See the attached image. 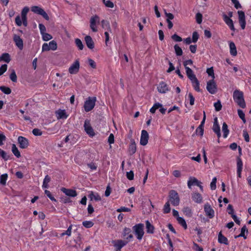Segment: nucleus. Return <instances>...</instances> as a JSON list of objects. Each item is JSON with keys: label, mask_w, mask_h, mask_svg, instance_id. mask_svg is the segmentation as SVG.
Wrapping results in <instances>:
<instances>
[{"label": "nucleus", "mask_w": 251, "mask_h": 251, "mask_svg": "<svg viewBox=\"0 0 251 251\" xmlns=\"http://www.w3.org/2000/svg\"><path fill=\"white\" fill-rule=\"evenodd\" d=\"M233 98L234 101L241 108H244L246 107V103L244 99V94L242 91L236 90L233 94Z\"/></svg>", "instance_id": "obj_1"}, {"label": "nucleus", "mask_w": 251, "mask_h": 251, "mask_svg": "<svg viewBox=\"0 0 251 251\" xmlns=\"http://www.w3.org/2000/svg\"><path fill=\"white\" fill-rule=\"evenodd\" d=\"M132 229L137 239L140 240L142 239L144 232V225L143 224H137L132 227Z\"/></svg>", "instance_id": "obj_2"}, {"label": "nucleus", "mask_w": 251, "mask_h": 251, "mask_svg": "<svg viewBox=\"0 0 251 251\" xmlns=\"http://www.w3.org/2000/svg\"><path fill=\"white\" fill-rule=\"evenodd\" d=\"M20 34H14L13 35V40L15 44V45L19 48V50H22L24 47L23 40L21 38V36L23 34V31L21 29L18 30Z\"/></svg>", "instance_id": "obj_3"}, {"label": "nucleus", "mask_w": 251, "mask_h": 251, "mask_svg": "<svg viewBox=\"0 0 251 251\" xmlns=\"http://www.w3.org/2000/svg\"><path fill=\"white\" fill-rule=\"evenodd\" d=\"M169 200L168 201L174 206H177L179 203V198L178 193L174 190H172L169 192Z\"/></svg>", "instance_id": "obj_4"}, {"label": "nucleus", "mask_w": 251, "mask_h": 251, "mask_svg": "<svg viewBox=\"0 0 251 251\" xmlns=\"http://www.w3.org/2000/svg\"><path fill=\"white\" fill-rule=\"evenodd\" d=\"M96 101V97H89L84 103V108L85 111L89 112L92 110L95 106Z\"/></svg>", "instance_id": "obj_5"}, {"label": "nucleus", "mask_w": 251, "mask_h": 251, "mask_svg": "<svg viewBox=\"0 0 251 251\" xmlns=\"http://www.w3.org/2000/svg\"><path fill=\"white\" fill-rule=\"evenodd\" d=\"M84 127L85 132L90 137H93L95 135L94 130L91 126L89 120L86 119L85 121Z\"/></svg>", "instance_id": "obj_6"}, {"label": "nucleus", "mask_w": 251, "mask_h": 251, "mask_svg": "<svg viewBox=\"0 0 251 251\" xmlns=\"http://www.w3.org/2000/svg\"><path fill=\"white\" fill-rule=\"evenodd\" d=\"M127 240L121 239L112 241V244L115 248L116 251H121V249L128 243Z\"/></svg>", "instance_id": "obj_7"}, {"label": "nucleus", "mask_w": 251, "mask_h": 251, "mask_svg": "<svg viewBox=\"0 0 251 251\" xmlns=\"http://www.w3.org/2000/svg\"><path fill=\"white\" fill-rule=\"evenodd\" d=\"M31 10L35 13L39 14L47 20H49V17L44 10L37 6H33L31 7Z\"/></svg>", "instance_id": "obj_8"}, {"label": "nucleus", "mask_w": 251, "mask_h": 251, "mask_svg": "<svg viewBox=\"0 0 251 251\" xmlns=\"http://www.w3.org/2000/svg\"><path fill=\"white\" fill-rule=\"evenodd\" d=\"M206 89L211 94H214L216 93L217 85L213 79H212L207 82Z\"/></svg>", "instance_id": "obj_9"}, {"label": "nucleus", "mask_w": 251, "mask_h": 251, "mask_svg": "<svg viewBox=\"0 0 251 251\" xmlns=\"http://www.w3.org/2000/svg\"><path fill=\"white\" fill-rule=\"evenodd\" d=\"M131 229L128 227H125L122 232V237L125 239V240H127L129 242L133 238V236L131 233Z\"/></svg>", "instance_id": "obj_10"}, {"label": "nucleus", "mask_w": 251, "mask_h": 251, "mask_svg": "<svg viewBox=\"0 0 251 251\" xmlns=\"http://www.w3.org/2000/svg\"><path fill=\"white\" fill-rule=\"evenodd\" d=\"M79 61L78 60H76L74 63H73L69 69V72L71 74H77L79 69Z\"/></svg>", "instance_id": "obj_11"}, {"label": "nucleus", "mask_w": 251, "mask_h": 251, "mask_svg": "<svg viewBox=\"0 0 251 251\" xmlns=\"http://www.w3.org/2000/svg\"><path fill=\"white\" fill-rule=\"evenodd\" d=\"M204 210L206 216L210 219H212L214 217V211L208 203L204 204Z\"/></svg>", "instance_id": "obj_12"}, {"label": "nucleus", "mask_w": 251, "mask_h": 251, "mask_svg": "<svg viewBox=\"0 0 251 251\" xmlns=\"http://www.w3.org/2000/svg\"><path fill=\"white\" fill-rule=\"evenodd\" d=\"M100 18L97 15L92 17L90 19V27L93 32L98 31L97 28V23H99Z\"/></svg>", "instance_id": "obj_13"}, {"label": "nucleus", "mask_w": 251, "mask_h": 251, "mask_svg": "<svg viewBox=\"0 0 251 251\" xmlns=\"http://www.w3.org/2000/svg\"><path fill=\"white\" fill-rule=\"evenodd\" d=\"M158 91L162 94L166 93L170 90L168 85L164 81L160 82L157 87Z\"/></svg>", "instance_id": "obj_14"}, {"label": "nucleus", "mask_w": 251, "mask_h": 251, "mask_svg": "<svg viewBox=\"0 0 251 251\" xmlns=\"http://www.w3.org/2000/svg\"><path fill=\"white\" fill-rule=\"evenodd\" d=\"M18 141L20 147L22 149H26L29 146L28 140L23 136H19L18 138Z\"/></svg>", "instance_id": "obj_15"}, {"label": "nucleus", "mask_w": 251, "mask_h": 251, "mask_svg": "<svg viewBox=\"0 0 251 251\" xmlns=\"http://www.w3.org/2000/svg\"><path fill=\"white\" fill-rule=\"evenodd\" d=\"M239 23L242 29H244L246 26V20L245 13L242 11H238Z\"/></svg>", "instance_id": "obj_16"}, {"label": "nucleus", "mask_w": 251, "mask_h": 251, "mask_svg": "<svg viewBox=\"0 0 251 251\" xmlns=\"http://www.w3.org/2000/svg\"><path fill=\"white\" fill-rule=\"evenodd\" d=\"M61 191L66 195L69 197H75L77 195L76 191L74 189H67L65 187H62L61 188Z\"/></svg>", "instance_id": "obj_17"}, {"label": "nucleus", "mask_w": 251, "mask_h": 251, "mask_svg": "<svg viewBox=\"0 0 251 251\" xmlns=\"http://www.w3.org/2000/svg\"><path fill=\"white\" fill-rule=\"evenodd\" d=\"M149 140V134L148 132L145 130H143L141 133L140 138V144L143 146H145L147 144Z\"/></svg>", "instance_id": "obj_18"}, {"label": "nucleus", "mask_w": 251, "mask_h": 251, "mask_svg": "<svg viewBox=\"0 0 251 251\" xmlns=\"http://www.w3.org/2000/svg\"><path fill=\"white\" fill-rule=\"evenodd\" d=\"M223 20L225 22L227 25L231 30L234 31L235 28L233 25V23L232 20L230 18V17H228L226 15L224 14L223 15Z\"/></svg>", "instance_id": "obj_19"}, {"label": "nucleus", "mask_w": 251, "mask_h": 251, "mask_svg": "<svg viewBox=\"0 0 251 251\" xmlns=\"http://www.w3.org/2000/svg\"><path fill=\"white\" fill-rule=\"evenodd\" d=\"M243 169V162L242 159L240 157H238L237 159V173L238 177H241V172Z\"/></svg>", "instance_id": "obj_20"}, {"label": "nucleus", "mask_w": 251, "mask_h": 251, "mask_svg": "<svg viewBox=\"0 0 251 251\" xmlns=\"http://www.w3.org/2000/svg\"><path fill=\"white\" fill-rule=\"evenodd\" d=\"M88 197L90 199L91 201H101V199L100 196L97 193H94L93 191L89 192Z\"/></svg>", "instance_id": "obj_21"}, {"label": "nucleus", "mask_w": 251, "mask_h": 251, "mask_svg": "<svg viewBox=\"0 0 251 251\" xmlns=\"http://www.w3.org/2000/svg\"><path fill=\"white\" fill-rule=\"evenodd\" d=\"M58 119H65L68 117L65 110L59 109L55 112Z\"/></svg>", "instance_id": "obj_22"}, {"label": "nucleus", "mask_w": 251, "mask_h": 251, "mask_svg": "<svg viewBox=\"0 0 251 251\" xmlns=\"http://www.w3.org/2000/svg\"><path fill=\"white\" fill-rule=\"evenodd\" d=\"M85 41L88 48L93 49L94 48V43L91 36L88 35L85 36Z\"/></svg>", "instance_id": "obj_23"}, {"label": "nucleus", "mask_w": 251, "mask_h": 251, "mask_svg": "<svg viewBox=\"0 0 251 251\" xmlns=\"http://www.w3.org/2000/svg\"><path fill=\"white\" fill-rule=\"evenodd\" d=\"M203 113H204V117H203V120H202V122H201V124L200 125V126L196 129V132L200 135H202L203 134V127H204L205 120V112H203Z\"/></svg>", "instance_id": "obj_24"}, {"label": "nucleus", "mask_w": 251, "mask_h": 251, "mask_svg": "<svg viewBox=\"0 0 251 251\" xmlns=\"http://www.w3.org/2000/svg\"><path fill=\"white\" fill-rule=\"evenodd\" d=\"M213 130L214 131V132L217 135L218 137L220 138L221 136L220 128L217 123V118L215 119V122L214 123L213 126Z\"/></svg>", "instance_id": "obj_25"}, {"label": "nucleus", "mask_w": 251, "mask_h": 251, "mask_svg": "<svg viewBox=\"0 0 251 251\" xmlns=\"http://www.w3.org/2000/svg\"><path fill=\"white\" fill-rule=\"evenodd\" d=\"M193 200L197 203H200L202 201V197L199 193H195L192 195Z\"/></svg>", "instance_id": "obj_26"}, {"label": "nucleus", "mask_w": 251, "mask_h": 251, "mask_svg": "<svg viewBox=\"0 0 251 251\" xmlns=\"http://www.w3.org/2000/svg\"><path fill=\"white\" fill-rule=\"evenodd\" d=\"M186 73L188 77L191 80L196 79L197 77L194 74L193 71L189 67H186Z\"/></svg>", "instance_id": "obj_27"}, {"label": "nucleus", "mask_w": 251, "mask_h": 251, "mask_svg": "<svg viewBox=\"0 0 251 251\" xmlns=\"http://www.w3.org/2000/svg\"><path fill=\"white\" fill-rule=\"evenodd\" d=\"M146 227L147 232L150 234L154 233V227L149 221H146Z\"/></svg>", "instance_id": "obj_28"}, {"label": "nucleus", "mask_w": 251, "mask_h": 251, "mask_svg": "<svg viewBox=\"0 0 251 251\" xmlns=\"http://www.w3.org/2000/svg\"><path fill=\"white\" fill-rule=\"evenodd\" d=\"M218 241L219 243L224 244L225 245L228 244L227 238L222 234L221 231H220L218 234Z\"/></svg>", "instance_id": "obj_29"}, {"label": "nucleus", "mask_w": 251, "mask_h": 251, "mask_svg": "<svg viewBox=\"0 0 251 251\" xmlns=\"http://www.w3.org/2000/svg\"><path fill=\"white\" fill-rule=\"evenodd\" d=\"M200 183H201L198 181V180L197 178H196L195 177H191L190 179L188 182V186L189 188H190L191 185H200Z\"/></svg>", "instance_id": "obj_30"}, {"label": "nucleus", "mask_w": 251, "mask_h": 251, "mask_svg": "<svg viewBox=\"0 0 251 251\" xmlns=\"http://www.w3.org/2000/svg\"><path fill=\"white\" fill-rule=\"evenodd\" d=\"M230 52L232 55L235 56L237 55L236 48L235 44L231 42L229 43Z\"/></svg>", "instance_id": "obj_31"}, {"label": "nucleus", "mask_w": 251, "mask_h": 251, "mask_svg": "<svg viewBox=\"0 0 251 251\" xmlns=\"http://www.w3.org/2000/svg\"><path fill=\"white\" fill-rule=\"evenodd\" d=\"M191 82L192 83V85L194 88V89L197 91L199 92L200 91V83L198 80V79L196 78V79L191 80Z\"/></svg>", "instance_id": "obj_32"}, {"label": "nucleus", "mask_w": 251, "mask_h": 251, "mask_svg": "<svg viewBox=\"0 0 251 251\" xmlns=\"http://www.w3.org/2000/svg\"><path fill=\"white\" fill-rule=\"evenodd\" d=\"M12 151L13 153L18 158L21 157L20 152L19 151L18 148L16 147L15 144H12Z\"/></svg>", "instance_id": "obj_33"}, {"label": "nucleus", "mask_w": 251, "mask_h": 251, "mask_svg": "<svg viewBox=\"0 0 251 251\" xmlns=\"http://www.w3.org/2000/svg\"><path fill=\"white\" fill-rule=\"evenodd\" d=\"M50 177L48 175H47L43 181L42 185L43 188H48L49 187V183L50 181Z\"/></svg>", "instance_id": "obj_34"}, {"label": "nucleus", "mask_w": 251, "mask_h": 251, "mask_svg": "<svg viewBox=\"0 0 251 251\" xmlns=\"http://www.w3.org/2000/svg\"><path fill=\"white\" fill-rule=\"evenodd\" d=\"M3 60L6 63H9L10 61V55L8 53H4L0 57V61Z\"/></svg>", "instance_id": "obj_35"}, {"label": "nucleus", "mask_w": 251, "mask_h": 251, "mask_svg": "<svg viewBox=\"0 0 251 251\" xmlns=\"http://www.w3.org/2000/svg\"><path fill=\"white\" fill-rule=\"evenodd\" d=\"M128 150L130 154H133L136 152V146L134 142H132L130 144Z\"/></svg>", "instance_id": "obj_36"}, {"label": "nucleus", "mask_w": 251, "mask_h": 251, "mask_svg": "<svg viewBox=\"0 0 251 251\" xmlns=\"http://www.w3.org/2000/svg\"><path fill=\"white\" fill-rule=\"evenodd\" d=\"M162 106V105L161 104H160L159 102H156V103H154L153 106L151 108V109H150V112L151 113L154 114L155 112V111L157 109H158L159 108H161Z\"/></svg>", "instance_id": "obj_37"}, {"label": "nucleus", "mask_w": 251, "mask_h": 251, "mask_svg": "<svg viewBox=\"0 0 251 251\" xmlns=\"http://www.w3.org/2000/svg\"><path fill=\"white\" fill-rule=\"evenodd\" d=\"M177 221L178 222V223L183 226V227L185 229H186L187 228V224H186V223L185 222V221L184 220V219H183L181 217H178L177 218Z\"/></svg>", "instance_id": "obj_38"}, {"label": "nucleus", "mask_w": 251, "mask_h": 251, "mask_svg": "<svg viewBox=\"0 0 251 251\" xmlns=\"http://www.w3.org/2000/svg\"><path fill=\"white\" fill-rule=\"evenodd\" d=\"M182 211L184 215L188 217H190L192 215V210L189 207H185L183 208Z\"/></svg>", "instance_id": "obj_39"}, {"label": "nucleus", "mask_w": 251, "mask_h": 251, "mask_svg": "<svg viewBox=\"0 0 251 251\" xmlns=\"http://www.w3.org/2000/svg\"><path fill=\"white\" fill-rule=\"evenodd\" d=\"M222 130L224 132L223 137L226 138L228 134L229 131L227 128V126L226 123H224L223 125Z\"/></svg>", "instance_id": "obj_40"}, {"label": "nucleus", "mask_w": 251, "mask_h": 251, "mask_svg": "<svg viewBox=\"0 0 251 251\" xmlns=\"http://www.w3.org/2000/svg\"><path fill=\"white\" fill-rule=\"evenodd\" d=\"M174 49L175 52L177 56H181L182 55L183 51L181 48H180L177 44L175 45Z\"/></svg>", "instance_id": "obj_41"}, {"label": "nucleus", "mask_w": 251, "mask_h": 251, "mask_svg": "<svg viewBox=\"0 0 251 251\" xmlns=\"http://www.w3.org/2000/svg\"><path fill=\"white\" fill-rule=\"evenodd\" d=\"M170 203V201H168L164 206L163 212L165 214L169 213L170 212L171 208Z\"/></svg>", "instance_id": "obj_42"}, {"label": "nucleus", "mask_w": 251, "mask_h": 251, "mask_svg": "<svg viewBox=\"0 0 251 251\" xmlns=\"http://www.w3.org/2000/svg\"><path fill=\"white\" fill-rule=\"evenodd\" d=\"M0 90L5 94H10L11 93L10 88L6 86H0Z\"/></svg>", "instance_id": "obj_43"}, {"label": "nucleus", "mask_w": 251, "mask_h": 251, "mask_svg": "<svg viewBox=\"0 0 251 251\" xmlns=\"http://www.w3.org/2000/svg\"><path fill=\"white\" fill-rule=\"evenodd\" d=\"M0 157H2L4 160H7L9 158V156L1 149H0Z\"/></svg>", "instance_id": "obj_44"}, {"label": "nucleus", "mask_w": 251, "mask_h": 251, "mask_svg": "<svg viewBox=\"0 0 251 251\" xmlns=\"http://www.w3.org/2000/svg\"><path fill=\"white\" fill-rule=\"evenodd\" d=\"M75 43L76 46L78 47L79 50H82L83 49V45L81 42V41L78 39L76 38L75 40Z\"/></svg>", "instance_id": "obj_45"}, {"label": "nucleus", "mask_w": 251, "mask_h": 251, "mask_svg": "<svg viewBox=\"0 0 251 251\" xmlns=\"http://www.w3.org/2000/svg\"><path fill=\"white\" fill-rule=\"evenodd\" d=\"M49 45L50 50H56L57 49L56 42L55 41H54V40L50 41L49 43Z\"/></svg>", "instance_id": "obj_46"}, {"label": "nucleus", "mask_w": 251, "mask_h": 251, "mask_svg": "<svg viewBox=\"0 0 251 251\" xmlns=\"http://www.w3.org/2000/svg\"><path fill=\"white\" fill-rule=\"evenodd\" d=\"M7 177L8 176L6 174L2 175L0 176V183L2 185H5L7 179Z\"/></svg>", "instance_id": "obj_47"}, {"label": "nucleus", "mask_w": 251, "mask_h": 251, "mask_svg": "<svg viewBox=\"0 0 251 251\" xmlns=\"http://www.w3.org/2000/svg\"><path fill=\"white\" fill-rule=\"evenodd\" d=\"M237 112L239 117L242 120L244 123H245L246 121L245 119V115L243 111L242 110L238 109Z\"/></svg>", "instance_id": "obj_48"}, {"label": "nucleus", "mask_w": 251, "mask_h": 251, "mask_svg": "<svg viewBox=\"0 0 251 251\" xmlns=\"http://www.w3.org/2000/svg\"><path fill=\"white\" fill-rule=\"evenodd\" d=\"M101 26L102 28H105L106 29H110V27L109 23L104 20H103L101 21Z\"/></svg>", "instance_id": "obj_49"}, {"label": "nucleus", "mask_w": 251, "mask_h": 251, "mask_svg": "<svg viewBox=\"0 0 251 251\" xmlns=\"http://www.w3.org/2000/svg\"><path fill=\"white\" fill-rule=\"evenodd\" d=\"M245 231H247V232H248V229L247 228V227L246 226H244L242 228H241V231L240 234L239 235V236L243 237L244 239H246L247 237L245 235Z\"/></svg>", "instance_id": "obj_50"}, {"label": "nucleus", "mask_w": 251, "mask_h": 251, "mask_svg": "<svg viewBox=\"0 0 251 251\" xmlns=\"http://www.w3.org/2000/svg\"><path fill=\"white\" fill-rule=\"evenodd\" d=\"M103 2L104 4V5L107 7H114V3L109 0H103Z\"/></svg>", "instance_id": "obj_51"}, {"label": "nucleus", "mask_w": 251, "mask_h": 251, "mask_svg": "<svg viewBox=\"0 0 251 251\" xmlns=\"http://www.w3.org/2000/svg\"><path fill=\"white\" fill-rule=\"evenodd\" d=\"M10 78L13 82H17V77L14 70H13L12 73H11L10 75Z\"/></svg>", "instance_id": "obj_52"}, {"label": "nucleus", "mask_w": 251, "mask_h": 251, "mask_svg": "<svg viewBox=\"0 0 251 251\" xmlns=\"http://www.w3.org/2000/svg\"><path fill=\"white\" fill-rule=\"evenodd\" d=\"M45 193L47 196L52 201H56V199L54 198L50 191L46 190L45 191Z\"/></svg>", "instance_id": "obj_53"}, {"label": "nucleus", "mask_w": 251, "mask_h": 251, "mask_svg": "<svg viewBox=\"0 0 251 251\" xmlns=\"http://www.w3.org/2000/svg\"><path fill=\"white\" fill-rule=\"evenodd\" d=\"M82 225L86 228H90L93 226L94 224L91 221H84L82 223Z\"/></svg>", "instance_id": "obj_54"}, {"label": "nucleus", "mask_w": 251, "mask_h": 251, "mask_svg": "<svg viewBox=\"0 0 251 251\" xmlns=\"http://www.w3.org/2000/svg\"><path fill=\"white\" fill-rule=\"evenodd\" d=\"M199 35L197 31H194L192 35V42L196 43L199 39Z\"/></svg>", "instance_id": "obj_55"}, {"label": "nucleus", "mask_w": 251, "mask_h": 251, "mask_svg": "<svg viewBox=\"0 0 251 251\" xmlns=\"http://www.w3.org/2000/svg\"><path fill=\"white\" fill-rule=\"evenodd\" d=\"M196 21L198 24H200L202 22V15L200 13H198L196 15Z\"/></svg>", "instance_id": "obj_56"}, {"label": "nucleus", "mask_w": 251, "mask_h": 251, "mask_svg": "<svg viewBox=\"0 0 251 251\" xmlns=\"http://www.w3.org/2000/svg\"><path fill=\"white\" fill-rule=\"evenodd\" d=\"M32 133L35 136H41L42 134V132L40 129L36 128L32 130Z\"/></svg>", "instance_id": "obj_57"}, {"label": "nucleus", "mask_w": 251, "mask_h": 251, "mask_svg": "<svg viewBox=\"0 0 251 251\" xmlns=\"http://www.w3.org/2000/svg\"><path fill=\"white\" fill-rule=\"evenodd\" d=\"M172 39L176 42H181L182 41V38L177 35L176 34H174L173 35H172Z\"/></svg>", "instance_id": "obj_58"}, {"label": "nucleus", "mask_w": 251, "mask_h": 251, "mask_svg": "<svg viewBox=\"0 0 251 251\" xmlns=\"http://www.w3.org/2000/svg\"><path fill=\"white\" fill-rule=\"evenodd\" d=\"M214 107H215L216 111H220L221 110L222 107L220 101H218V102H215L214 103Z\"/></svg>", "instance_id": "obj_59"}, {"label": "nucleus", "mask_w": 251, "mask_h": 251, "mask_svg": "<svg viewBox=\"0 0 251 251\" xmlns=\"http://www.w3.org/2000/svg\"><path fill=\"white\" fill-rule=\"evenodd\" d=\"M188 97L190 100V104L191 105H193L195 102V98L193 97L192 94L191 93H189Z\"/></svg>", "instance_id": "obj_60"}, {"label": "nucleus", "mask_w": 251, "mask_h": 251, "mask_svg": "<svg viewBox=\"0 0 251 251\" xmlns=\"http://www.w3.org/2000/svg\"><path fill=\"white\" fill-rule=\"evenodd\" d=\"M15 23L18 26H21L22 24V17L19 15L17 16L15 18Z\"/></svg>", "instance_id": "obj_61"}, {"label": "nucleus", "mask_w": 251, "mask_h": 251, "mask_svg": "<svg viewBox=\"0 0 251 251\" xmlns=\"http://www.w3.org/2000/svg\"><path fill=\"white\" fill-rule=\"evenodd\" d=\"M126 177L130 180H133L134 178L133 172L132 171H130L129 172H127L126 173Z\"/></svg>", "instance_id": "obj_62"}, {"label": "nucleus", "mask_w": 251, "mask_h": 251, "mask_svg": "<svg viewBox=\"0 0 251 251\" xmlns=\"http://www.w3.org/2000/svg\"><path fill=\"white\" fill-rule=\"evenodd\" d=\"M7 66L6 64L2 65L0 67V75H2L7 70Z\"/></svg>", "instance_id": "obj_63"}, {"label": "nucleus", "mask_w": 251, "mask_h": 251, "mask_svg": "<svg viewBox=\"0 0 251 251\" xmlns=\"http://www.w3.org/2000/svg\"><path fill=\"white\" fill-rule=\"evenodd\" d=\"M243 135L244 137L245 140L247 142H249L250 141V137L248 132L246 130H243Z\"/></svg>", "instance_id": "obj_64"}]
</instances>
